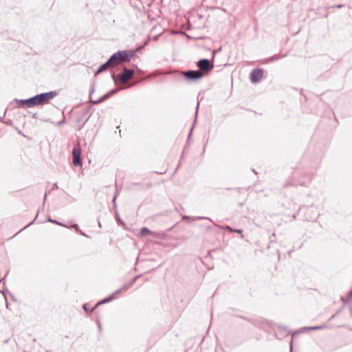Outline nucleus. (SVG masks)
<instances>
[{
  "mask_svg": "<svg viewBox=\"0 0 352 352\" xmlns=\"http://www.w3.org/2000/svg\"><path fill=\"white\" fill-rule=\"evenodd\" d=\"M133 56V52L127 50H122L116 52L112 54L110 58L116 66L123 63H129Z\"/></svg>",
  "mask_w": 352,
  "mask_h": 352,
  "instance_id": "f257e3e1",
  "label": "nucleus"
},
{
  "mask_svg": "<svg viewBox=\"0 0 352 352\" xmlns=\"http://www.w3.org/2000/svg\"><path fill=\"white\" fill-rule=\"evenodd\" d=\"M197 66L199 69V71L201 70L203 72L208 73L214 67L213 60L210 61L207 58H202L197 63Z\"/></svg>",
  "mask_w": 352,
  "mask_h": 352,
  "instance_id": "f03ea898",
  "label": "nucleus"
},
{
  "mask_svg": "<svg viewBox=\"0 0 352 352\" xmlns=\"http://www.w3.org/2000/svg\"><path fill=\"white\" fill-rule=\"evenodd\" d=\"M56 95L57 92L56 91H51L49 92L37 94L36 99L38 105L44 104L45 102L54 98Z\"/></svg>",
  "mask_w": 352,
  "mask_h": 352,
  "instance_id": "7ed1b4c3",
  "label": "nucleus"
},
{
  "mask_svg": "<svg viewBox=\"0 0 352 352\" xmlns=\"http://www.w3.org/2000/svg\"><path fill=\"white\" fill-rule=\"evenodd\" d=\"M185 78L189 81L201 79L204 74L199 70H188L183 72Z\"/></svg>",
  "mask_w": 352,
  "mask_h": 352,
  "instance_id": "20e7f679",
  "label": "nucleus"
},
{
  "mask_svg": "<svg viewBox=\"0 0 352 352\" xmlns=\"http://www.w3.org/2000/svg\"><path fill=\"white\" fill-rule=\"evenodd\" d=\"M135 74L133 69H129L126 67H124L122 73L119 75V80L120 83H125L129 80H131Z\"/></svg>",
  "mask_w": 352,
  "mask_h": 352,
  "instance_id": "39448f33",
  "label": "nucleus"
},
{
  "mask_svg": "<svg viewBox=\"0 0 352 352\" xmlns=\"http://www.w3.org/2000/svg\"><path fill=\"white\" fill-rule=\"evenodd\" d=\"M72 156H73V164L74 166H82V160L80 158L81 148L79 145H77L73 148Z\"/></svg>",
  "mask_w": 352,
  "mask_h": 352,
  "instance_id": "423d86ee",
  "label": "nucleus"
},
{
  "mask_svg": "<svg viewBox=\"0 0 352 352\" xmlns=\"http://www.w3.org/2000/svg\"><path fill=\"white\" fill-rule=\"evenodd\" d=\"M263 76V70L262 69H254L250 74V79L252 82L257 83L261 80Z\"/></svg>",
  "mask_w": 352,
  "mask_h": 352,
  "instance_id": "0eeeda50",
  "label": "nucleus"
},
{
  "mask_svg": "<svg viewBox=\"0 0 352 352\" xmlns=\"http://www.w3.org/2000/svg\"><path fill=\"white\" fill-rule=\"evenodd\" d=\"M115 66V64L113 63V62L112 61V60L111 59V58H109L107 62H105L104 63L102 64L98 69V70L95 73V76H97L99 74L102 73V72L107 70L108 68L109 67H114Z\"/></svg>",
  "mask_w": 352,
  "mask_h": 352,
  "instance_id": "6e6552de",
  "label": "nucleus"
},
{
  "mask_svg": "<svg viewBox=\"0 0 352 352\" xmlns=\"http://www.w3.org/2000/svg\"><path fill=\"white\" fill-rule=\"evenodd\" d=\"M138 277H139V276H136L133 277L131 280H130L129 282H127L126 284H124L122 287H120V289L116 290L115 292V294H119L122 291H125V290H127L128 289H129L133 285L134 282Z\"/></svg>",
  "mask_w": 352,
  "mask_h": 352,
  "instance_id": "1a4fd4ad",
  "label": "nucleus"
},
{
  "mask_svg": "<svg viewBox=\"0 0 352 352\" xmlns=\"http://www.w3.org/2000/svg\"><path fill=\"white\" fill-rule=\"evenodd\" d=\"M324 327H325L324 325L314 326V327H303L300 331L294 332L292 333V336H294L295 335H296L298 333H305V332H307L308 331L322 329Z\"/></svg>",
  "mask_w": 352,
  "mask_h": 352,
  "instance_id": "9d476101",
  "label": "nucleus"
},
{
  "mask_svg": "<svg viewBox=\"0 0 352 352\" xmlns=\"http://www.w3.org/2000/svg\"><path fill=\"white\" fill-rule=\"evenodd\" d=\"M117 294H115V292L111 294V295L108 296L107 297H106L105 298H104L102 301L98 302L95 307L94 308L91 309V311H93L94 310V309L96 307H97L98 306L100 305H102V304H104V303H107L110 301H111L113 299V297L115 295H116Z\"/></svg>",
  "mask_w": 352,
  "mask_h": 352,
  "instance_id": "9b49d317",
  "label": "nucleus"
},
{
  "mask_svg": "<svg viewBox=\"0 0 352 352\" xmlns=\"http://www.w3.org/2000/svg\"><path fill=\"white\" fill-rule=\"evenodd\" d=\"M16 102L19 104V107H26L29 108L28 99H15Z\"/></svg>",
  "mask_w": 352,
  "mask_h": 352,
  "instance_id": "f8f14e48",
  "label": "nucleus"
},
{
  "mask_svg": "<svg viewBox=\"0 0 352 352\" xmlns=\"http://www.w3.org/2000/svg\"><path fill=\"white\" fill-rule=\"evenodd\" d=\"M28 99L29 102V108L33 107L34 106H38L36 95Z\"/></svg>",
  "mask_w": 352,
  "mask_h": 352,
  "instance_id": "ddd939ff",
  "label": "nucleus"
},
{
  "mask_svg": "<svg viewBox=\"0 0 352 352\" xmlns=\"http://www.w3.org/2000/svg\"><path fill=\"white\" fill-rule=\"evenodd\" d=\"M109 98H110V96L109 92H107V94L99 98L97 100L93 101V103L96 104H99L104 101L105 100L108 99Z\"/></svg>",
  "mask_w": 352,
  "mask_h": 352,
  "instance_id": "4468645a",
  "label": "nucleus"
},
{
  "mask_svg": "<svg viewBox=\"0 0 352 352\" xmlns=\"http://www.w3.org/2000/svg\"><path fill=\"white\" fill-rule=\"evenodd\" d=\"M140 234L142 236H146L148 234H151V232L148 228L144 227L141 229Z\"/></svg>",
  "mask_w": 352,
  "mask_h": 352,
  "instance_id": "2eb2a0df",
  "label": "nucleus"
},
{
  "mask_svg": "<svg viewBox=\"0 0 352 352\" xmlns=\"http://www.w3.org/2000/svg\"><path fill=\"white\" fill-rule=\"evenodd\" d=\"M226 229L229 230L230 232H236V233H239V234H241L243 232V230H241V229H233L232 228L227 226L226 227Z\"/></svg>",
  "mask_w": 352,
  "mask_h": 352,
  "instance_id": "dca6fc26",
  "label": "nucleus"
},
{
  "mask_svg": "<svg viewBox=\"0 0 352 352\" xmlns=\"http://www.w3.org/2000/svg\"><path fill=\"white\" fill-rule=\"evenodd\" d=\"M111 78L116 85H118L119 83H120L119 80V75L116 76L115 74L113 73L111 74Z\"/></svg>",
  "mask_w": 352,
  "mask_h": 352,
  "instance_id": "f3484780",
  "label": "nucleus"
},
{
  "mask_svg": "<svg viewBox=\"0 0 352 352\" xmlns=\"http://www.w3.org/2000/svg\"><path fill=\"white\" fill-rule=\"evenodd\" d=\"M124 88L125 87H121V88H116V89H111V91H109L110 97L111 96L116 94V93H118L120 90L124 89Z\"/></svg>",
  "mask_w": 352,
  "mask_h": 352,
  "instance_id": "a211bd4d",
  "label": "nucleus"
},
{
  "mask_svg": "<svg viewBox=\"0 0 352 352\" xmlns=\"http://www.w3.org/2000/svg\"><path fill=\"white\" fill-rule=\"evenodd\" d=\"M124 88L125 87H121V88H116V89H111V91H109L110 97L111 96L116 94V93H118L120 90L124 89Z\"/></svg>",
  "mask_w": 352,
  "mask_h": 352,
  "instance_id": "6ab92c4d",
  "label": "nucleus"
},
{
  "mask_svg": "<svg viewBox=\"0 0 352 352\" xmlns=\"http://www.w3.org/2000/svg\"><path fill=\"white\" fill-rule=\"evenodd\" d=\"M48 221L52 222V223H55V224H57V225L60 226H63V227L68 228V226H66V225H65V224H63V223H60V222H58V221H56V220L52 219L51 218H49V219H48Z\"/></svg>",
  "mask_w": 352,
  "mask_h": 352,
  "instance_id": "aec40b11",
  "label": "nucleus"
},
{
  "mask_svg": "<svg viewBox=\"0 0 352 352\" xmlns=\"http://www.w3.org/2000/svg\"><path fill=\"white\" fill-rule=\"evenodd\" d=\"M310 180H311V178H310V177H309V176H308V177H307V179L303 180V181H300V182H298V184H300V185L305 186V185H306L307 183H309V182H310Z\"/></svg>",
  "mask_w": 352,
  "mask_h": 352,
  "instance_id": "412c9836",
  "label": "nucleus"
},
{
  "mask_svg": "<svg viewBox=\"0 0 352 352\" xmlns=\"http://www.w3.org/2000/svg\"><path fill=\"white\" fill-rule=\"evenodd\" d=\"M281 57L279 56L278 55H274L271 58H270V60L271 61H273V60H278Z\"/></svg>",
  "mask_w": 352,
  "mask_h": 352,
  "instance_id": "4be33fe9",
  "label": "nucleus"
},
{
  "mask_svg": "<svg viewBox=\"0 0 352 352\" xmlns=\"http://www.w3.org/2000/svg\"><path fill=\"white\" fill-rule=\"evenodd\" d=\"M37 216H38V214H36V217H35V218H36V217H37ZM35 219H34L33 221H32L29 224H28L26 226H25L23 228H22V229L21 230V231H22V230H25L26 228H28V226H30V225H32V224L34 222Z\"/></svg>",
  "mask_w": 352,
  "mask_h": 352,
  "instance_id": "5701e85b",
  "label": "nucleus"
},
{
  "mask_svg": "<svg viewBox=\"0 0 352 352\" xmlns=\"http://www.w3.org/2000/svg\"><path fill=\"white\" fill-rule=\"evenodd\" d=\"M71 227H72V228H74V229H75V230H76V232H77L78 230H79V229H80V228H79V226H78L77 224H76V223L72 224V225L71 226Z\"/></svg>",
  "mask_w": 352,
  "mask_h": 352,
  "instance_id": "b1692460",
  "label": "nucleus"
},
{
  "mask_svg": "<svg viewBox=\"0 0 352 352\" xmlns=\"http://www.w3.org/2000/svg\"><path fill=\"white\" fill-rule=\"evenodd\" d=\"M77 232H78L80 234H81L82 236L88 237V236L86 234H85L80 229H79V230H78Z\"/></svg>",
  "mask_w": 352,
  "mask_h": 352,
  "instance_id": "393cba45",
  "label": "nucleus"
},
{
  "mask_svg": "<svg viewBox=\"0 0 352 352\" xmlns=\"http://www.w3.org/2000/svg\"><path fill=\"white\" fill-rule=\"evenodd\" d=\"M58 184L57 183L54 184L52 190H56V189H58Z\"/></svg>",
  "mask_w": 352,
  "mask_h": 352,
  "instance_id": "a878e982",
  "label": "nucleus"
},
{
  "mask_svg": "<svg viewBox=\"0 0 352 352\" xmlns=\"http://www.w3.org/2000/svg\"><path fill=\"white\" fill-rule=\"evenodd\" d=\"M344 6L342 4H339V5H336V6H333V8H342Z\"/></svg>",
  "mask_w": 352,
  "mask_h": 352,
  "instance_id": "bb28decb",
  "label": "nucleus"
},
{
  "mask_svg": "<svg viewBox=\"0 0 352 352\" xmlns=\"http://www.w3.org/2000/svg\"><path fill=\"white\" fill-rule=\"evenodd\" d=\"M117 219L118 221V222H120L121 224H124V223L121 221L120 217L117 214Z\"/></svg>",
  "mask_w": 352,
  "mask_h": 352,
  "instance_id": "cd10ccee",
  "label": "nucleus"
},
{
  "mask_svg": "<svg viewBox=\"0 0 352 352\" xmlns=\"http://www.w3.org/2000/svg\"><path fill=\"white\" fill-rule=\"evenodd\" d=\"M82 307H83L84 310H85V311L88 310L87 305V304L83 305Z\"/></svg>",
  "mask_w": 352,
  "mask_h": 352,
  "instance_id": "c85d7f7f",
  "label": "nucleus"
},
{
  "mask_svg": "<svg viewBox=\"0 0 352 352\" xmlns=\"http://www.w3.org/2000/svg\"><path fill=\"white\" fill-rule=\"evenodd\" d=\"M65 122V119L63 118L61 121L58 122V125L62 124Z\"/></svg>",
  "mask_w": 352,
  "mask_h": 352,
  "instance_id": "c756f323",
  "label": "nucleus"
},
{
  "mask_svg": "<svg viewBox=\"0 0 352 352\" xmlns=\"http://www.w3.org/2000/svg\"><path fill=\"white\" fill-rule=\"evenodd\" d=\"M117 195H118V191L116 190V195H115V196H114V197H113V202H115V201H116V199Z\"/></svg>",
  "mask_w": 352,
  "mask_h": 352,
  "instance_id": "7c9ffc66",
  "label": "nucleus"
},
{
  "mask_svg": "<svg viewBox=\"0 0 352 352\" xmlns=\"http://www.w3.org/2000/svg\"><path fill=\"white\" fill-rule=\"evenodd\" d=\"M195 219H206V217H195Z\"/></svg>",
  "mask_w": 352,
  "mask_h": 352,
  "instance_id": "2f4dec72",
  "label": "nucleus"
},
{
  "mask_svg": "<svg viewBox=\"0 0 352 352\" xmlns=\"http://www.w3.org/2000/svg\"><path fill=\"white\" fill-rule=\"evenodd\" d=\"M182 219H190V217H189L188 216L184 215V216L182 217Z\"/></svg>",
  "mask_w": 352,
  "mask_h": 352,
  "instance_id": "473e14b6",
  "label": "nucleus"
},
{
  "mask_svg": "<svg viewBox=\"0 0 352 352\" xmlns=\"http://www.w3.org/2000/svg\"><path fill=\"white\" fill-rule=\"evenodd\" d=\"M98 326L99 329H101V324L99 321L98 322Z\"/></svg>",
  "mask_w": 352,
  "mask_h": 352,
  "instance_id": "72a5a7b5",
  "label": "nucleus"
},
{
  "mask_svg": "<svg viewBox=\"0 0 352 352\" xmlns=\"http://www.w3.org/2000/svg\"><path fill=\"white\" fill-rule=\"evenodd\" d=\"M290 352H292V342L290 343Z\"/></svg>",
  "mask_w": 352,
  "mask_h": 352,
  "instance_id": "f704fd0d",
  "label": "nucleus"
},
{
  "mask_svg": "<svg viewBox=\"0 0 352 352\" xmlns=\"http://www.w3.org/2000/svg\"><path fill=\"white\" fill-rule=\"evenodd\" d=\"M198 107H199V102L197 103V110L198 109ZM197 113V111L196 112V113Z\"/></svg>",
  "mask_w": 352,
  "mask_h": 352,
  "instance_id": "c9c22d12",
  "label": "nucleus"
},
{
  "mask_svg": "<svg viewBox=\"0 0 352 352\" xmlns=\"http://www.w3.org/2000/svg\"><path fill=\"white\" fill-rule=\"evenodd\" d=\"M335 316H336V315H333V316L331 317V319H333V318H334Z\"/></svg>",
  "mask_w": 352,
  "mask_h": 352,
  "instance_id": "e433bc0d",
  "label": "nucleus"
},
{
  "mask_svg": "<svg viewBox=\"0 0 352 352\" xmlns=\"http://www.w3.org/2000/svg\"><path fill=\"white\" fill-rule=\"evenodd\" d=\"M46 197H47V195H45V197H44V201L46 200Z\"/></svg>",
  "mask_w": 352,
  "mask_h": 352,
  "instance_id": "4c0bfd02",
  "label": "nucleus"
},
{
  "mask_svg": "<svg viewBox=\"0 0 352 352\" xmlns=\"http://www.w3.org/2000/svg\"><path fill=\"white\" fill-rule=\"evenodd\" d=\"M98 226L101 227V224L100 222L98 223Z\"/></svg>",
  "mask_w": 352,
  "mask_h": 352,
  "instance_id": "58836bf2",
  "label": "nucleus"
},
{
  "mask_svg": "<svg viewBox=\"0 0 352 352\" xmlns=\"http://www.w3.org/2000/svg\"><path fill=\"white\" fill-rule=\"evenodd\" d=\"M352 295V290L351 291L349 296Z\"/></svg>",
  "mask_w": 352,
  "mask_h": 352,
  "instance_id": "ea45409f",
  "label": "nucleus"
}]
</instances>
